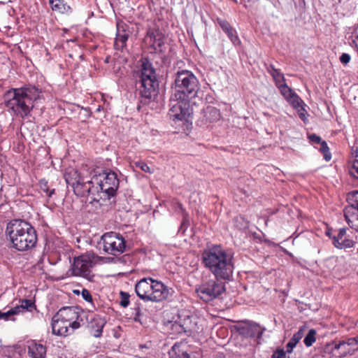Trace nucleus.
I'll use <instances>...</instances> for the list:
<instances>
[{"mask_svg": "<svg viewBox=\"0 0 358 358\" xmlns=\"http://www.w3.org/2000/svg\"><path fill=\"white\" fill-rule=\"evenodd\" d=\"M66 184L73 188V192L78 196H86L94 193V185H98L100 190L106 193L108 198L113 196L119 187V180L113 171H103L102 173L87 166H82L80 170L69 169L64 173ZM98 189V187H96Z\"/></svg>", "mask_w": 358, "mask_h": 358, "instance_id": "nucleus-1", "label": "nucleus"}, {"mask_svg": "<svg viewBox=\"0 0 358 358\" xmlns=\"http://www.w3.org/2000/svg\"><path fill=\"white\" fill-rule=\"evenodd\" d=\"M129 248H103V252L101 254H108L110 256H98L94 253L85 254L76 257L73 259V263L71 266L72 275L74 276L82 277L89 281H93L94 274L92 268L97 264L110 263L113 262H126V257L124 255L120 257L122 253L127 252Z\"/></svg>", "mask_w": 358, "mask_h": 358, "instance_id": "nucleus-2", "label": "nucleus"}, {"mask_svg": "<svg viewBox=\"0 0 358 358\" xmlns=\"http://www.w3.org/2000/svg\"><path fill=\"white\" fill-rule=\"evenodd\" d=\"M40 94L41 91L35 86L11 88L4 94V103L15 115L24 118L30 115Z\"/></svg>", "mask_w": 358, "mask_h": 358, "instance_id": "nucleus-3", "label": "nucleus"}, {"mask_svg": "<svg viewBox=\"0 0 358 358\" xmlns=\"http://www.w3.org/2000/svg\"><path fill=\"white\" fill-rule=\"evenodd\" d=\"M234 254L222 248H208L201 254L204 266L215 275L217 280H229L234 271Z\"/></svg>", "mask_w": 358, "mask_h": 358, "instance_id": "nucleus-4", "label": "nucleus"}, {"mask_svg": "<svg viewBox=\"0 0 358 358\" xmlns=\"http://www.w3.org/2000/svg\"><path fill=\"white\" fill-rule=\"evenodd\" d=\"M140 62L141 69L136 72V84L139 85L138 90L141 96L146 102L157 95L159 83L152 62L146 57L142 58Z\"/></svg>", "mask_w": 358, "mask_h": 358, "instance_id": "nucleus-5", "label": "nucleus"}, {"mask_svg": "<svg viewBox=\"0 0 358 358\" xmlns=\"http://www.w3.org/2000/svg\"><path fill=\"white\" fill-rule=\"evenodd\" d=\"M6 234L13 246H35L37 241L36 230L23 220L10 221L7 224Z\"/></svg>", "mask_w": 358, "mask_h": 358, "instance_id": "nucleus-6", "label": "nucleus"}, {"mask_svg": "<svg viewBox=\"0 0 358 358\" xmlns=\"http://www.w3.org/2000/svg\"><path fill=\"white\" fill-rule=\"evenodd\" d=\"M135 292L145 302H161L167 299L169 295V289L164 283L151 278H143L138 281Z\"/></svg>", "mask_w": 358, "mask_h": 358, "instance_id": "nucleus-7", "label": "nucleus"}, {"mask_svg": "<svg viewBox=\"0 0 358 358\" xmlns=\"http://www.w3.org/2000/svg\"><path fill=\"white\" fill-rule=\"evenodd\" d=\"M174 97L192 98L199 90V83L195 75L189 70H179L174 75V82L172 84Z\"/></svg>", "mask_w": 358, "mask_h": 358, "instance_id": "nucleus-8", "label": "nucleus"}, {"mask_svg": "<svg viewBox=\"0 0 358 358\" xmlns=\"http://www.w3.org/2000/svg\"><path fill=\"white\" fill-rule=\"evenodd\" d=\"M55 315L56 318L70 324L73 330L78 329L84 325L85 320L87 319L86 313L74 306L63 307Z\"/></svg>", "mask_w": 358, "mask_h": 358, "instance_id": "nucleus-9", "label": "nucleus"}, {"mask_svg": "<svg viewBox=\"0 0 358 358\" xmlns=\"http://www.w3.org/2000/svg\"><path fill=\"white\" fill-rule=\"evenodd\" d=\"M218 280L217 279L210 280L199 285L196 289L199 298L206 302H208L221 295L225 291V286Z\"/></svg>", "mask_w": 358, "mask_h": 358, "instance_id": "nucleus-10", "label": "nucleus"}, {"mask_svg": "<svg viewBox=\"0 0 358 358\" xmlns=\"http://www.w3.org/2000/svg\"><path fill=\"white\" fill-rule=\"evenodd\" d=\"M169 102L170 109L168 115L170 119L173 121H181L185 120L189 115V99L185 97L178 99L172 94Z\"/></svg>", "mask_w": 358, "mask_h": 358, "instance_id": "nucleus-11", "label": "nucleus"}, {"mask_svg": "<svg viewBox=\"0 0 358 358\" xmlns=\"http://www.w3.org/2000/svg\"><path fill=\"white\" fill-rule=\"evenodd\" d=\"M240 335L244 338H254L257 344H260L263 332L266 330L255 322H245L240 324L237 327Z\"/></svg>", "mask_w": 358, "mask_h": 358, "instance_id": "nucleus-12", "label": "nucleus"}, {"mask_svg": "<svg viewBox=\"0 0 358 358\" xmlns=\"http://www.w3.org/2000/svg\"><path fill=\"white\" fill-rule=\"evenodd\" d=\"M201 117L199 120L200 126L208 127L210 124L219 121L221 118L220 110L211 106H208L201 112Z\"/></svg>", "mask_w": 358, "mask_h": 358, "instance_id": "nucleus-13", "label": "nucleus"}, {"mask_svg": "<svg viewBox=\"0 0 358 358\" xmlns=\"http://www.w3.org/2000/svg\"><path fill=\"white\" fill-rule=\"evenodd\" d=\"M52 334L57 336H68L74 332L71 329V325L59 318H56V315L52 319Z\"/></svg>", "mask_w": 358, "mask_h": 358, "instance_id": "nucleus-14", "label": "nucleus"}, {"mask_svg": "<svg viewBox=\"0 0 358 358\" xmlns=\"http://www.w3.org/2000/svg\"><path fill=\"white\" fill-rule=\"evenodd\" d=\"M127 25L124 23H117V34L114 43L116 50H122L126 46V43L130 35V31L127 29Z\"/></svg>", "mask_w": 358, "mask_h": 358, "instance_id": "nucleus-15", "label": "nucleus"}, {"mask_svg": "<svg viewBox=\"0 0 358 358\" xmlns=\"http://www.w3.org/2000/svg\"><path fill=\"white\" fill-rule=\"evenodd\" d=\"M150 43L156 52H164L166 50L165 37L164 34L159 30H156L149 33Z\"/></svg>", "mask_w": 358, "mask_h": 358, "instance_id": "nucleus-16", "label": "nucleus"}, {"mask_svg": "<svg viewBox=\"0 0 358 358\" xmlns=\"http://www.w3.org/2000/svg\"><path fill=\"white\" fill-rule=\"evenodd\" d=\"M103 246H126L124 238L117 233L110 231L101 237Z\"/></svg>", "mask_w": 358, "mask_h": 358, "instance_id": "nucleus-17", "label": "nucleus"}, {"mask_svg": "<svg viewBox=\"0 0 358 358\" xmlns=\"http://www.w3.org/2000/svg\"><path fill=\"white\" fill-rule=\"evenodd\" d=\"M47 348L45 345L31 341L27 347V353L31 358H46Z\"/></svg>", "mask_w": 358, "mask_h": 358, "instance_id": "nucleus-18", "label": "nucleus"}, {"mask_svg": "<svg viewBox=\"0 0 358 358\" xmlns=\"http://www.w3.org/2000/svg\"><path fill=\"white\" fill-rule=\"evenodd\" d=\"M349 235L347 234L346 228H341L338 231H336V235L333 236L332 243L334 246H353L354 242L349 238Z\"/></svg>", "mask_w": 358, "mask_h": 358, "instance_id": "nucleus-19", "label": "nucleus"}, {"mask_svg": "<svg viewBox=\"0 0 358 358\" xmlns=\"http://www.w3.org/2000/svg\"><path fill=\"white\" fill-rule=\"evenodd\" d=\"M348 205L343 209V214L348 215L350 213H358V191L351 192L347 195Z\"/></svg>", "mask_w": 358, "mask_h": 358, "instance_id": "nucleus-20", "label": "nucleus"}, {"mask_svg": "<svg viewBox=\"0 0 358 358\" xmlns=\"http://www.w3.org/2000/svg\"><path fill=\"white\" fill-rule=\"evenodd\" d=\"M49 3L53 11L61 14L69 15L73 12L71 6L65 0H49Z\"/></svg>", "mask_w": 358, "mask_h": 358, "instance_id": "nucleus-21", "label": "nucleus"}, {"mask_svg": "<svg viewBox=\"0 0 358 358\" xmlns=\"http://www.w3.org/2000/svg\"><path fill=\"white\" fill-rule=\"evenodd\" d=\"M270 74L273 77L275 84L279 89L280 93L285 90L289 91V87L285 83L283 73H282L279 70L273 68L272 70L270 71Z\"/></svg>", "mask_w": 358, "mask_h": 358, "instance_id": "nucleus-22", "label": "nucleus"}, {"mask_svg": "<svg viewBox=\"0 0 358 358\" xmlns=\"http://www.w3.org/2000/svg\"><path fill=\"white\" fill-rule=\"evenodd\" d=\"M281 94L294 108H298L299 106H301V105H305V103L300 96L289 87V91L285 90L282 92Z\"/></svg>", "mask_w": 358, "mask_h": 358, "instance_id": "nucleus-23", "label": "nucleus"}, {"mask_svg": "<svg viewBox=\"0 0 358 358\" xmlns=\"http://www.w3.org/2000/svg\"><path fill=\"white\" fill-rule=\"evenodd\" d=\"M217 22L222 29V30L227 34L230 40L234 44H238L240 41L236 31L231 27L230 24L225 20H217Z\"/></svg>", "mask_w": 358, "mask_h": 358, "instance_id": "nucleus-24", "label": "nucleus"}, {"mask_svg": "<svg viewBox=\"0 0 358 358\" xmlns=\"http://www.w3.org/2000/svg\"><path fill=\"white\" fill-rule=\"evenodd\" d=\"M337 353L336 354V358L345 357L348 355L354 354V350L350 348L345 340L340 341L337 343Z\"/></svg>", "mask_w": 358, "mask_h": 358, "instance_id": "nucleus-25", "label": "nucleus"}, {"mask_svg": "<svg viewBox=\"0 0 358 358\" xmlns=\"http://www.w3.org/2000/svg\"><path fill=\"white\" fill-rule=\"evenodd\" d=\"M106 321L100 317H96L92 319V328L95 331L94 334L95 337L98 338L101 336Z\"/></svg>", "mask_w": 358, "mask_h": 358, "instance_id": "nucleus-26", "label": "nucleus"}, {"mask_svg": "<svg viewBox=\"0 0 358 358\" xmlns=\"http://www.w3.org/2000/svg\"><path fill=\"white\" fill-rule=\"evenodd\" d=\"M303 335L302 329H299L297 332H296L293 336L290 338L288 343L286 345V352L287 353H291L294 349V348L296 345L299 341L302 338Z\"/></svg>", "mask_w": 358, "mask_h": 358, "instance_id": "nucleus-27", "label": "nucleus"}, {"mask_svg": "<svg viewBox=\"0 0 358 358\" xmlns=\"http://www.w3.org/2000/svg\"><path fill=\"white\" fill-rule=\"evenodd\" d=\"M170 358H191L189 355L180 349V345L175 344L169 352Z\"/></svg>", "mask_w": 358, "mask_h": 358, "instance_id": "nucleus-28", "label": "nucleus"}, {"mask_svg": "<svg viewBox=\"0 0 358 358\" xmlns=\"http://www.w3.org/2000/svg\"><path fill=\"white\" fill-rule=\"evenodd\" d=\"M349 41L350 45L358 52V24L350 28Z\"/></svg>", "mask_w": 358, "mask_h": 358, "instance_id": "nucleus-29", "label": "nucleus"}, {"mask_svg": "<svg viewBox=\"0 0 358 358\" xmlns=\"http://www.w3.org/2000/svg\"><path fill=\"white\" fill-rule=\"evenodd\" d=\"M345 219L348 224L352 228L358 231V213H350L348 215H345Z\"/></svg>", "mask_w": 358, "mask_h": 358, "instance_id": "nucleus-30", "label": "nucleus"}, {"mask_svg": "<svg viewBox=\"0 0 358 358\" xmlns=\"http://www.w3.org/2000/svg\"><path fill=\"white\" fill-rule=\"evenodd\" d=\"M172 330L176 334H181L182 333L191 331L192 329L186 324H181L178 322H175L172 324Z\"/></svg>", "mask_w": 358, "mask_h": 358, "instance_id": "nucleus-31", "label": "nucleus"}, {"mask_svg": "<svg viewBox=\"0 0 358 358\" xmlns=\"http://www.w3.org/2000/svg\"><path fill=\"white\" fill-rule=\"evenodd\" d=\"M22 310L21 306H15L6 313L0 311V319L8 320L11 315L19 314Z\"/></svg>", "mask_w": 358, "mask_h": 358, "instance_id": "nucleus-32", "label": "nucleus"}, {"mask_svg": "<svg viewBox=\"0 0 358 358\" xmlns=\"http://www.w3.org/2000/svg\"><path fill=\"white\" fill-rule=\"evenodd\" d=\"M316 331L314 329H311L308 331V334L304 338L303 343L306 347H310L315 342Z\"/></svg>", "mask_w": 358, "mask_h": 358, "instance_id": "nucleus-33", "label": "nucleus"}, {"mask_svg": "<svg viewBox=\"0 0 358 358\" xmlns=\"http://www.w3.org/2000/svg\"><path fill=\"white\" fill-rule=\"evenodd\" d=\"M320 151L323 155L325 161L329 162L331 159V154L326 141H322L320 143Z\"/></svg>", "mask_w": 358, "mask_h": 358, "instance_id": "nucleus-34", "label": "nucleus"}, {"mask_svg": "<svg viewBox=\"0 0 358 358\" xmlns=\"http://www.w3.org/2000/svg\"><path fill=\"white\" fill-rule=\"evenodd\" d=\"M334 347H337V343L333 341L331 343H327L323 348V352L326 354L331 355L333 357H336V354L337 353V349Z\"/></svg>", "mask_w": 358, "mask_h": 358, "instance_id": "nucleus-35", "label": "nucleus"}, {"mask_svg": "<svg viewBox=\"0 0 358 358\" xmlns=\"http://www.w3.org/2000/svg\"><path fill=\"white\" fill-rule=\"evenodd\" d=\"M20 306L23 310L31 311L33 308H36L34 302L31 299L22 300Z\"/></svg>", "mask_w": 358, "mask_h": 358, "instance_id": "nucleus-36", "label": "nucleus"}, {"mask_svg": "<svg viewBox=\"0 0 358 358\" xmlns=\"http://www.w3.org/2000/svg\"><path fill=\"white\" fill-rule=\"evenodd\" d=\"M120 304L121 306L126 308L129 305V293L121 291L120 293Z\"/></svg>", "mask_w": 358, "mask_h": 358, "instance_id": "nucleus-37", "label": "nucleus"}, {"mask_svg": "<svg viewBox=\"0 0 358 358\" xmlns=\"http://www.w3.org/2000/svg\"><path fill=\"white\" fill-rule=\"evenodd\" d=\"M134 166L140 169L145 173H152L151 169L148 166L147 164L142 161L134 162Z\"/></svg>", "mask_w": 358, "mask_h": 358, "instance_id": "nucleus-38", "label": "nucleus"}, {"mask_svg": "<svg viewBox=\"0 0 358 358\" xmlns=\"http://www.w3.org/2000/svg\"><path fill=\"white\" fill-rule=\"evenodd\" d=\"M350 348L354 350V353L358 350L357 341L355 337L348 338L345 340Z\"/></svg>", "mask_w": 358, "mask_h": 358, "instance_id": "nucleus-39", "label": "nucleus"}, {"mask_svg": "<svg viewBox=\"0 0 358 358\" xmlns=\"http://www.w3.org/2000/svg\"><path fill=\"white\" fill-rule=\"evenodd\" d=\"M308 138L314 144H320L322 141L321 137L315 134H309Z\"/></svg>", "mask_w": 358, "mask_h": 358, "instance_id": "nucleus-40", "label": "nucleus"}, {"mask_svg": "<svg viewBox=\"0 0 358 358\" xmlns=\"http://www.w3.org/2000/svg\"><path fill=\"white\" fill-rule=\"evenodd\" d=\"M286 353L283 349L276 350L271 356V358H286Z\"/></svg>", "mask_w": 358, "mask_h": 358, "instance_id": "nucleus-41", "label": "nucleus"}, {"mask_svg": "<svg viewBox=\"0 0 358 358\" xmlns=\"http://www.w3.org/2000/svg\"><path fill=\"white\" fill-rule=\"evenodd\" d=\"M40 186H41V189H42L43 192H46V193H48V196H51V195H52V194H54L55 189H52V190H51V191H49V189H48V183H47V182H45V181H44V180H41V181H40Z\"/></svg>", "mask_w": 358, "mask_h": 358, "instance_id": "nucleus-42", "label": "nucleus"}, {"mask_svg": "<svg viewBox=\"0 0 358 358\" xmlns=\"http://www.w3.org/2000/svg\"><path fill=\"white\" fill-rule=\"evenodd\" d=\"M82 297L84 300H85L87 302H92V296L90 294V292L87 289H83L81 292Z\"/></svg>", "mask_w": 358, "mask_h": 358, "instance_id": "nucleus-43", "label": "nucleus"}, {"mask_svg": "<svg viewBox=\"0 0 358 358\" xmlns=\"http://www.w3.org/2000/svg\"><path fill=\"white\" fill-rule=\"evenodd\" d=\"M306 105H301V106H299V108H296L297 110H298V114H299V117L303 121L305 122L306 120V115L307 113L304 106Z\"/></svg>", "mask_w": 358, "mask_h": 358, "instance_id": "nucleus-44", "label": "nucleus"}, {"mask_svg": "<svg viewBox=\"0 0 358 358\" xmlns=\"http://www.w3.org/2000/svg\"><path fill=\"white\" fill-rule=\"evenodd\" d=\"M350 172L353 177L358 178V162H353Z\"/></svg>", "mask_w": 358, "mask_h": 358, "instance_id": "nucleus-45", "label": "nucleus"}, {"mask_svg": "<svg viewBox=\"0 0 358 358\" xmlns=\"http://www.w3.org/2000/svg\"><path fill=\"white\" fill-rule=\"evenodd\" d=\"M351 57L348 53H343L340 57V62L346 65L348 64L350 61Z\"/></svg>", "mask_w": 358, "mask_h": 358, "instance_id": "nucleus-46", "label": "nucleus"}, {"mask_svg": "<svg viewBox=\"0 0 358 358\" xmlns=\"http://www.w3.org/2000/svg\"><path fill=\"white\" fill-rule=\"evenodd\" d=\"M336 230H334L332 229L327 228L325 234L327 236H328L329 238L333 240L334 235H336Z\"/></svg>", "mask_w": 358, "mask_h": 358, "instance_id": "nucleus-47", "label": "nucleus"}, {"mask_svg": "<svg viewBox=\"0 0 358 358\" xmlns=\"http://www.w3.org/2000/svg\"><path fill=\"white\" fill-rule=\"evenodd\" d=\"M141 315V310H140L139 308H138L137 311H136V313L135 314L134 320L135 321H139V318L138 317H140Z\"/></svg>", "mask_w": 358, "mask_h": 358, "instance_id": "nucleus-48", "label": "nucleus"}, {"mask_svg": "<svg viewBox=\"0 0 358 358\" xmlns=\"http://www.w3.org/2000/svg\"><path fill=\"white\" fill-rule=\"evenodd\" d=\"M187 222V219L185 217H184L183 222L181 224V228L186 227Z\"/></svg>", "mask_w": 358, "mask_h": 358, "instance_id": "nucleus-49", "label": "nucleus"}, {"mask_svg": "<svg viewBox=\"0 0 358 358\" xmlns=\"http://www.w3.org/2000/svg\"><path fill=\"white\" fill-rule=\"evenodd\" d=\"M19 251H25L28 248H16Z\"/></svg>", "mask_w": 358, "mask_h": 358, "instance_id": "nucleus-50", "label": "nucleus"}, {"mask_svg": "<svg viewBox=\"0 0 358 358\" xmlns=\"http://www.w3.org/2000/svg\"><path fill=\"white\" fill-rule=\"evenodd\" d=\"M283 249V252L287 255H289V256L292 257V253H289L288 251H287L285 249H284L283 248H282Z\"/></svg>", "mask_w": 358, "mask_h": 358, "instance_id": "nucleus-51", "label": "nucleus"}, {"mask_svg": "<svg viewBox=\"0 0 358 358\" xmlns=\"http://www.w3.org/2000/svg\"><path fill=\"white\" fill-rule=\"evenodd\" d=\"M353 162H358V153L355 156V159Z\"/></svg>", "mask_w": 358, "mask_h": 358, "instance_id": "nucleus-52", "label": "nucleus"}, {"mask_svg": "<svg viewBox=\"0 0 358 358\" xmlns=\"http://www.w3.org/2000/svg\"><path fill=\"white\" fill-rule=\"evenodd\" d=\"M269 244H270V246H278L277 244L274 243H272V242H269Z\"/></svg>", "mask_w": 358, "mask_h": 358, "instance_id": "nucleus-53", "label": "nucleus"}, {"mask_svg": "<svg viewBox=\"0 0 358 358\" xmlns=\"http://www.w3.org/2000/svg\"><path fill=\"white\" fill-rule=\"evenodd\" d=\"M179 207H180V208L181 210H182V204H181V203H179Z\"/></svg>", "mask_w": 358, "mask_h": 358, "instance_id": "nucleus-54", "label": "nucleus"}, {"mask_svg": "<svg viewBox=\"0 0 358 358\" xmlns=\"http://www.w3.org/2000/svg\"><path fill=\"white\" fill-rule=\"evenodd\" d=\"M74 293H75V294H78L80 292H79V291H76V290H75V291H74Z\"/></svg>", "mask_w": 358, "mask_h": 358, "instance_id": "nucleus-55", "label": "nucleus"}, {"mask_svg": "<svg viewBox=\"0 0 358 358\" xmlns=\"http://www.w3.org/2000/svg\"><path fill=\"white\" fill-rule=\"evenodd\" d=\"M220 358H224V357H220Z\"/></svg>", "mask_w": 358, "mask_h": 358, "instance_id": "nucleus-56", "label": "nucleus"}]
</instances>
